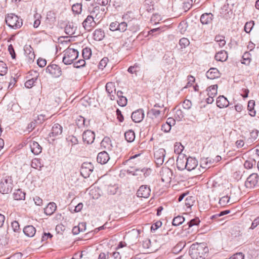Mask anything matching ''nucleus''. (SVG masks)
<instances>
[{
    "mask_svg": "<svg viewBox=\"0 0 259 259\" xmlns=\"http://www.w3.org/2000/svg\"><path fill=\"white\" fill-rule=\"evenodd\" d=\"M208 248L204 243H195L191 245L189 250L192 259H205L208 255Z\"/></svg>",
    "mask_w": 259,
    "mask_h": 259,
    "instance_id": "obj_1",
    "label": "nucleus"
},
{
    "mask_svg": "<svg viewBox=\"0 0 259 259\" xmlns=\"http://www.w3.org/2000/svg\"><path fill=\"white\" fill-rule=\"evenodd\" d=\"M5 21L9 27L14 29L20 28L23 24L22 19L12 13L6 16Z\"/></svg>",
    "mask_w": 259,
    "mask_h": 259,
    "instance_id": "obj_2",
    "label": "nucleus"
},
{
    "mask_svg": "<svg viewBox=\"0 0 259 259\" xmlns=\"http://www.w3.org/2000/svg\"><path fill=\"white\" fill-rule=\"evenodd\" d=\"M64 56L62 61L65 65H70L77 59L78 56V52L77 50L69 47L64 51Z\"/></svg>",
    "mask_w": 259,
    "mask_h": 259,
    "instance_id": "obj_3",
    "label": "nucleus"
},
{
    "mask_svg": "<svg viewBox=\"0 0 259 259\" xmlns=\"http://www.w3.org/2000/svg\"><path fill=\"white\" fill-rule=\"evenodd\" d=\"M100 7L98 6L93 8V10L91 12V15H88L87 17L83 21L82 24L84 29L87 31H90L92 28L96 25V23L94 20V15L96 11H99Z\"/></svg>",
    "mask_w": 259,
    "mask_h": 259,
    "instance_id": "obj_4",
    "label": "nucleus"
},
{
    "mask_svg": "<svg viewBox=\"0 0 259 259\" xmlns=\"http://www.w3.org/2000/svg\"><path fill=\"white\" fill-rule=\"evenodd\" d=\"M13 182L11 177H3L0 182V192L3 194H8L11 192L13 187Z\"/></svg>",
    "mask_w": 259,
    "mask_h": 259,
    "instance_id": "obj_5",
    "label": "nucleus"
},
{
    "mask_svg": "<svg viewBox=\"0 0 259 259\" xmlns=\"http://www.w3.org/2000/svg\"><path fill=\"white\" fill-rule=\"evenodd\" d=\"M128 26V24L125 22L115 21L110 23L109 29L112 31H119L120 32H123L127 30Z\"/></svg>",
    "mask_w": 259,
    "mask_h": 259,
    "instance_id": "obj_6",
    "label": "nucleus"
},
{
    "mask_svg": "<svg viewBox=\"0 0 259 259\" xmlns=\"http://www.w3.org/2000/svg\"><path fill=\"white\" fill-rule=\"evenodd\" d=\"M258 181V176L256 173H252L250 175L245 182V186L247 188H253L257 184Z\"/></svg>",
    "mask_w": 259,
    "mask_h": 259,
    "instance_id": "obj_7",
    "label": "nucleus"
},
{
    "mask_svg": "<svg viewBox=\"0 0 259 259\" xmlns=\"http://www.w3.org/2000/svg\"><path fill=\"white\" fill-rule=\"evenodd\" d=\"M46 72L50 73L54 77H59L62 75L61 68L56 64H50L46 68Z\"/></svg>",
    "mask_w": 259,
    "mask_h": 259,
    "instance_id": "obj_8",
    "label": "nucleus"
},
{
    "mask_svg": "<svg viewBox=\"0 0 259 259\" xmlns=\"http://www.w3.org/2000/svg\"><path fill=\"white\" fill-rule=\"evenodd\" d=\"M166 151L163 148H160L154 152V158L156 164L158 166L161 165L164 162Z\"/></svg>",
    "mask_w": 259,
    "mask_h": 259,
    "instance_id": "obj_9",
    "label": "nucleus"
},
{
    "mask_svg": "<svg viewBox=\"0 0 259 259\" xmlns=\"http://www.w3.org/2000/svg\"><path fill=\"white\" fill-rule=\"evenodd\" d=\"M214 19L213 15L211 13H205L202 14L200 21L202 25H210L212 24Z\"/></svg>",
    "mask_w": 259,
    "mask_h": 259,
    "instance_id": "obj_10",
    "label": "nucleus"
},
{
    "mask_svg": "<svg viewBox=\"0 0 259 259\" xmlns=\"http://www.w3.org/2000/svg\"><path fill=\"white\" fill-rule=\"evenodd\" d=\"M95 138L94 132L91 130H87L83 133L82 140L84 143L88 144H92Z\"/></svg>",
    "mask_w": 259,
    "mask_h": 259,
    "instance_id": "obj_11",
    "label": "nucleus"
},
{
    "mask_svg": "<svg viewBox=\"0 0 259 259\" xmlns=\"http://www.w3.org/2000/svg\"><path fill=\"white\" fill-rule=\"evenodd\" d=\"M151 190L149 187L146 185L141 186L137 192V195L139 197L148 198L150 194Z\"/></svg>",
    "mask_w": 259,
    "mask_h": 259,
    "instance_id": "obj_12",
    "label": "nucleus"
},
{
    "mask_svg": "<svg viewBox=\"0 0 259 259\" xmlns=\"http://www.w3.org/2000/svg\"><path fill=\"white\" fill-rule=\"evenodd\" d=\"M144 117V111L142 109H139L133 112L131 115V118L133 121L136 123L140 122L143 120Z\"/></svg>",
    "mask_w": 259,
    "mask_h": 259,
    "instance_id": "obj_13",
    "label": "nucleus"
},
{
    "mask_svg": "<svg viewBox=\"0 0 259 259\" xmlns=\"http://www.w3.org/2000/svg\"><path fill=\"white\" fill-rule=\"evenodd\" d=\"M9 228L6 230H0V244L2 245H7L9 243L10 240V235L8 232Z\"/></svg>",
    "mask_w": 259,
    "mask_h": 259,
    "instance_id": "obj_14",
    "label": "nucleus"
},
{
    "mask_svg": "<svg viewBox=\"0 0 259 259\" xmlns=\"http://www.w3.org/2000/svg\"><path fill=\"white\" fill-rule=\"evenodd\" d=\"M187 157L184 155H179L176 164L177 168L180 170H183L186 169Z\"/></svg>",
    "mask_w": 259,
    "mask_h": 259,
    "instance_id": "obj_15",
    "label": "nucleus"
},
{
    "mask_svg": "<svg viewBox=\"0 0 259 259\" xmlns=\"http://www.w3.org/2000/svg\"><path fill=\"white\" fill-rule=\"evenodd\" d=\"M62 133V127L58 123H55L53 125L52 128V132L50 134V136L59 138Z\"/></svg>",
    "mask_w": 259,
    "mask_h": 259,
    "instance_id": "obj_16",
    "label": "nucleus"
},
{
    "mask_svg": "<svg viewBox=\"0 0 259 259\" xmlns=\"http://www.w3.org/2000/svg\"><path fill=\"white\" fill-rule=\"evenodd\" d=\"M109 154L106 151H102L98 153L97 157V161L101 164L106 163L109 160Z\"/></svg>",
    "mask_w": 259,
    "mask_h": 259,
    "instance_id": "obj_17",
    "label": "nucleus"
},
{
    "mask_svg": "<svg viewBox=\"0 0 259 259\" xmlns=\"http://www.w3.org/2000/svg\"><path fill=\"white\" fill-rule=\"evenodd\" d=\"M198 165V161L195 158L189 157L187 158L186 169L188 171L194 169Z\"/></svg>",
    "mask_w": 259,
    "mask_h": 259,
    "instance_id": "obj_18",
    "label": "nucleus"
},
{
    "mask_svg": "<svg viewBox=\"0 0 259 259\" xmlns=\"http://www.w3.org/2000/svg\"><path fill=\"white\" fill-rule=\"evenodd\" d=\"M206 77L210 79H213L220 77V73L216 68H211L206 73Z\"/></svg>",
    "mask_w": 259,
    "mask_h": 259,
    "instance_id": "obj_19",
    "label": "nucleus"
},
{
    "mask_svg": "<svg viewBox=\"0 0 259 259\" xmlns=\"http://www.w3.org/2000/svg\"><path fill=\"white\" fill-rule=\"evenodd\" d=\"M29 146L31 152L34 155H38L41 152L42 148L37 142L35 141L30 142Z\"/></svg>",
    "mask_w": 259,
    "mask_h": 259,
    "instance_id": "obj_20",
    "label": "nucleus"
},
{
    "mask_svg": "<svg viewBox=\"0 0 259 259\" xmlns=\"http://www.w3.org/2000/svg\"><path fill=\"white\" fill-rule=\"evenodd\" d=\"M229 104V101L224 96H220L217 99V105L220 108L227 107Z\"/></svg>",
    "mask_w": 259,
    "mask_h": 259,
    "instance_id": "obj_21",
    "label": "nucleus"
},
{
    "mask_svg": "<svg viewBox=\"0 0 259 259\" xmlns=\"http://www.w3.org/2000/svg\"><path fill=\"white\" fill-rule=\"evenodd\" d=\"M23 231L26 236L32 237L34 236L36 231L32 225H28L23 228Z\"/></svg>",
    "mask_w": 259,
    "mask_h": 259,
    "instance_id": "obj_22",
    "label": "nucleus"
},
{
    "mask_svg": "<svg viewBox=\"0 0 259 259\" xmlns=\"http://www.w3.org/2000/svg\"><path fill=\"white\" fill-rule=\"evenodd\" d=\"M57 205L55 203L50 202L44 209L45 213L48 215H52L56 210Z\"/></svg>",
    "mask_w": 259,
    "mask_h": 259,
    "instance_id": "obj_23",
    "label": "nucleus"
},
{
    "mask_svg": "<svg viewBox=\"0 0 259 259\" xmlns=\"http://www.w3.org/2000/svg\"><path fill=\"white\" fill-rule=\"evenodd\" d=\"M101 146L108 150H111L113 148V146L111 144V141L110 139L107 137H105L103 139L101 142Z\"/></svg>",
    "mask_w": 259,
    "mask_h": 259,
    "instance_id": "obj_24",
    "label": "nucleus"
},
{
    "mask_svg": "<svg viewBox=\"0 0 259 259\" xmlns=\"http://www.w3.org/2000/svg\"><path fill=\"white\" fill-rule=\"evenodd\" d=\"M105 36V33L101 29H98L93 33V38L95 40L100 41L102 40Z\"/></svg>",
    "mask_w": 259,
    "mask_h": 259,
    "instance_id": "obj_25",
    "label": "nucleus"
},
{
    "mask_svg": "<svg viewBox=\"0 0 259 259\" xmlns=\"http://www.w3.org/2000/svg\"><path fill=\"white\" fill-rule=\"evenodd\" d=\"M215 59L217 61L224 62L228 58V54L225 51H221L215 55Z\"/></svg>",
    "mask_w": 259,
    "mask_h": 259,
    "instance_id": "obj_26",
    "label": "nucleus"
},
{
    "mask_svg": "<svg viewBox=\"0 0 259 259\" xmlns=\"http://www.w3.org/2000/svg\"><path fill=\"white\" fill-rule=\"evenodd\" d=\"M13 195L14 199L16 200H24L25 198V193L20 189L16 190Z\"/></svg>",
    "mask_w": 259,
    "mask_h": 259,
    "instance_id": "obj_27",
    "label": "nucleus"
},
{
    "mask_svg": "<svg viewBox=\"0 0 259 259\" xmlns=\"http://www.w3.org/2000/svg\"><path fill=\"white\" fill-rule=\"evenodd\" d=\"M124 137L127 142H132L135 139V132L132 130H129L124 133Z\"/></svg>",
    "mask_w": 259,
    "mask_h": 259,
    "instance_id": "obj_28",
    "label": "nucleus"
},
{
    "mask_svg": "<svg viewBox=\"0 0 259 259\" xmlns=\"http://www.w3.org/2000/svg\"><path fill=\"white\" fill-rule=\"evenodd\" d=\"M81 170V174L85 172H88V175H89L90 172H92V171L93 170V167L91 163H83L82 164Z\"/></svg>",
    "mask_w": 259,
    "mask_h": 259,
    "instance_id": "obj_29",
    "label": "nucleus"
},
{
    "mask_svg": "<svg viewBox=\"0 0 259 259\" xmlns=\"http://www.w3.org/2000/svg\"><path fill=\"white\" fill-rule=\"evenodd\" d=\"M76 124L78 128H82L84 126H87L88 123H87L85 119L82 116H79L76 120Z\"/></svg>",
    "mask_w": 259,
    "mask_h": 259,
    "instance_id": "obj_30",
    "label": "nucleus"
},
{
    "mask_svg": "<svg viewBox=\"0 0 259 259\" xmlns=\"http://www.w3.org/2000/svg\"><path fill=\"white\" fill-rule=\"evenodd\" d=\"M255 106V101L253 100H250L248 103L247 108L249 111V115L254 117L255 116L256 112L254 110V107Z\"/></svg>",
    "mask_w": 259,
    "mask_h": 259,
    "instance_id": "obj_31",
    "label": "nucleus"
},
{
    "mask_svg": "<svg viewBox=\"0 0 259 259\" xmlns=\"http://www.w3.org/2000/svg\"><path fill=\"white\" fill-rule=\"evenodd\" d=\"M140 65L138 63H135L133 66L128 67L127 71L131 74H135L137 75L138 72L140 70Z\"/></svg>",
    "mask_w": 259,
    "mask_h": 259,
    "instance_id": "obj_32",
    "label": "nucleus"
},
{
    "mask_svg": "<svg viewBox=\"0 0 259 259\" xmlns=\"http://www.w3.org/2000/svg\"><path fill=\"white\" fill-rule=\"evenodd\" d=\"M185 218L181 215L175 217L172 220V224L175 226H178L181 225L184 221Z\"/></svg>",
    "mask_w": 259,
    "mask_h": 259,
    "instance_id": "obj_33",
    "label": "nucleus"
},
{
    "mask_svg": "<svg viewBox=\"0 0 259 259\" xmlns=\"http://www.w3.org/2000/svg\"><path fill=\"white\" fill-rule=\"evenodd\" d=\"M106 91L108 94H111L113 91L115 92V86L114 82H107L105 86Z\"/></svg>",
    "mask_w": 259,
    "mask_h": 259,
    "instance_id": "obj_34",
    "label": "nucleus"
},
{
    "mask_svg": "<svg viewBox=\"0 0 259 259\" xmlns=\"http://www.w3.org/2000/svg\"><path fill=\"white\" fill-rule=\"evenodd\" d=\"M256 161L253 159H249L246 160L244 163V167L246 169H251L255 165Z\"/></svg>",
    "mask_w": 259,
    "mask_h": 259,
    "instance_id": "obj_35",
    "label": "nucleus"
},
{
    "mask_svg": "<svg viewBox=\"0 0 259 259\" xmlns=\"http://www.w3.org/2000/svg\"><path fill=\"white\" fill-rule=\"evenodd\" d=\"M31 166L34 168H41L43 165L41 163V159L38 158H34L31 161Z\"/></svg>",
    "mask_w": 259,
    "mask_h": 259,
    "instance_id": "obj_36",
    "label": "nucleus"
},
{
    "mask_svg": "<svg viewBox=\"0 0 259 259\" xmlns=\"http://www.w3.org/2000/svg\"><path fill=\"white\" fill-rule=\"evenodd\" d=\"M217 84H214L210 86L207 89V91L208 92V95H210L211 96L214 97L217 94Z\"/></svg>",
    "mask_w": 259,
    "mask_h": 259,
    "instance_id": "obj_37",
    "label": "nucleus"
},
{
    "mask_svg": "<svg viewBox=\"0 0 259 259\" xmlns=\"http://www.w3.org/2000/svg\"><path fill=\"white\" fill-rule=\"evenodd\" d=\"M188 27L187 23L185 21L181 22L178 26V29L181 34H184Z\"/></svg>",
    "mask_w": 259,
    "mask_h": 259,
    "instance_id": "obj_38",
    "label": "nucleus"
},
{
    "mask_svg": "<svg viewBox=\"0 0 259 259\" xmlns=\"http://www.w3.org/2000/svg\"><path fill=\"white\" fill-rule=\"evenodd\" d=\"M161 111L155 109H151L148 112V115L151 118H157L159 116Z\"/></svg>",
    "mask_w": 259,
    "mask_h": 259,
    "instance_id": "obj_39",
    "label": "nucleus"
},
{
    "mask_svg": "<svg viewBox=\"0 0 259 259\" xmlns=\"http://www.w3.org/2000/svg\"><path fill=\"white\" fill-rule=\"evenodd\" d=\"M82 57L84 59H89L92 55V51L91 49L85 48L82 51Z\"/></svg>",
    "mask_w": 259,
    "mask_h": 259,
    "instance_id": "obj_40",
    "label": "nucleus"
},
{
    "mask_svg": "<svg viewBox=\"0 0 259 259\" xmlns=\"http://www.w3.org/2000/svg\"><path fill=\"white\" fill-rule=\"evenodd\" d=\"M190 44L189 40L185 37L181 38L179 40V45L181 46V49H185Z\"/></svg>",
    "mask_w": 259,
    "mask_h": 259,
    "instance_id": "obj_41",
    "label": "nucleus"
},
{
    "mask_svg": "<svg viewBox=\"0 0 259 259\" xmlns=\"http://www.w3.org/2000/svg\"><path fill=\"white\" fill-rule=\"evenodd\" d=\"M72 10L73 13L79 14L82 10V5L80 3L75 4L72 6Z\"/></svg>",
    "mask_w": 259,
    "mask_h": 259,
    "instance_id": "obj_42",
    "label": "nucleus"
},
{
    "mask_svg": "<svg viewBox=\"0 0 259 259\" xmlns=\"http://www.w3.org/2000/svg\"><path fill=\"white\" fill-rule=\"evenodd\" d=\"M8 71V68L6 64L3 61H0V75L4 76Z\"/></svg>",
    "mask_w": 259,
    "mask_h": 259,
    "instance_id": "obj_43",
    "label": "nucleus"
},
{
    "mask_svg": "<svg viewBox=\"0 0 259 259\" xmlns=\"http://www.w3.org/2000/svg\"><path fill=\"white\" fill-rule=\"evenodd\" d=\"M75 28L73 26V25L70 24L67 25L65 28V31L66 34L68 35H72L74 33Z\"/></svg>",
    "mask_w": 259,
    "mask_h": 259,
    "instance_id": "obj_44",
    "label": "nucleus"
},
{
    "mask_svg": "<svg viewBox=\"0 0 259 259\" xmlns=\"http://www.w3.org/2000/svg\"><path fill=\"white\" fill-rule=\"evenodd\" d=\"M176 113L175 114V117L176 120L178 121H181L182 118L184 117V114L183 112L182 111V110L180 109H177V108H175Z\"/></svg>",
    "mask_w": 259,
    "mask_h": 259,
    "instance_id": "obj_45",
    "label": "nucleus"
},
{
    "mask_svg": "<svg viewBox=\"0 0 259 259\" xmlns=\"http://www.w3.org/2000/svg\"><path fill=\"white\" fill-rule=\"evenodd\" d=\"M139 171L144 172L145 169L143 168V169H142L141 170H140L139 169L136 168L135 169H133V167H131V168L130 169H127L126 170V172L127 174H132L133 176H138L139 175L138 172H139Z\"/></svg>",
    "mask_w": 259,
    "mask_h": 259,
    "instance_id": "obj_46",
    "label": "nucleus"
},
{
    "mask_svg": "<svg viewBox=\"0 0 259 259\" xmlns=\"http://www.w3.org/2000/svg\"><path fill=\"white\" fill-rule=\"evenodd\" d=\"M214 40L219 43V45L220 47H223L225 46L226 44V41L225 40V37L220 36V35H217L215 37Z\"/></svg>",
    "mask_w": 259,
    "mask_h": 259,
    "instance_id": "obj_47",
    "label": "nucleus"
},
{
    "mask_svg": "<svg viewBox=\"0 0 259 259\" xmlns=\"http://www.w3.org/2000/svg\"><path fill=\"white\" fill-rule=\"evenodd\" d=\"M37 80V77L32 78L31 79L28 80L25 83V87L28 89L31 88L34 85V83Z\"/></svg>",
    "mask_w": 259,
    "mask_h": 259,
    "instance_id": "obj_48",
    "label": "nucleus"
},
{
    "mask_svg": "<svg viewBox=\"0 0 259 259\" xmlns=\"http://www.w3.org/2000/svg\"><path fill=\"white\" fill-rule=\"evenodd\" d=\"M230 201V197L228 196H224L222 197L219 200V203L221 206H225Z\"/></svg>",
    "mask_w": 259,
    "mask_h": 259,
    "instance_id": "obj_49",
    "label": "nucleus"
},
{
    "mask_svg": "<svg viewBox=\"0 0 259 259\" xmlns=\"http://www.w3.org/2000/svg\"><path fill=\"white\" fill-rule=\"evenodd\" d=\"M254 25V22L253 21H250L249 22H247L245 23L244 26V30L246 33H249L251 30L253 26Z\"/></svg>",
    "mask_w": 259,
    "mask_h": 259,
    "instance_id": "obj_50",
    "label": "nucleus"
},
{
    "mask_svg": "<svg viewBox=\"0 0 259 259\" xmlns=\"http://www.w3.org/2000/svg\"><path fill=\"white\" fill-rule=\"evenodd\" d=\"M250 56V55L249 53L245 52L242 56L243 61L242 62V63L244 64H249L251 60Z\"/></svg>",
    "mask_w": 259,
    "mask_h": 259,
    "instance_id": "obj_51",
    "label": "nucleus"
},
{
    "mask_svg": "<svg viewBox=\"0 0 259 259\" xmlns=\"http://www.w3.org/2000/svg\"><path fill=\"white\" fill-rule=\"evenodd\" d=\"M11 227L14 232L16 233H19L20 231V225L19 223L14 221L11 223Z\"/></svg>",
    "mask_w": 259,
    "mask_h": 259,
    "instance_id": "obj_52",
    "label": "nucleus"
},
{
    "mask_svg": "<svg viewBox=\"0 0 259 259\" xmlns=\"http://www.w3.org/2000/svg\"><path fill=\"white\" fill-rule=\"evenodd\" d=\"M118 187L117 186H109L107 187V193L109 195H114L116 193Z\"/></svg>",
    "mask_w": 259,
    "mask_h": 259,
    "instance_id": "obj_53",
    "label": "nucleus"
},
{
    "mask_svg": "<svg viewBox=\"0 0 259 259\" xmlns=\"http://www.w3.org/2000/svg\"><path fill=\"white\" fill-rule=\"evenodd\" d=\"M199 219L197 217H196L188 222L187 225H188V228H190L193 226H197L199 224Z\"/></svg>",
    "mask_w": 259,
    "mask_h": 259,
    "instance_id": "obj_54",
    "label": "nucleus"
},
{
    "mask_svg": "<svg viewBox=\"0 0 259 259\" xmlns=\"http://www.w3.org/2000/svg\"><path fill=\"white\" fill-rule=\"evenodd\" d=\"M41 17L40 15L38 14H36L34 15V18L35 20L33 23V27L34 28H37L39 26L40 24V19L41 18Z\"/></svg>",
    "mask_w": 259,
    "mask_h": 259,
    "instance_id": "obj_55",
    "label": "nucleus"
},
{
    "mask_svg": "<svg viewBox=\"0 0 259 259\" xmlns=\"http://www.w3.org/2000/svg\"><path fill=\"white\" fill-rule=\"evenodd\" d=\"M117 103L119 106L124 107L127 104V99L124 96L121 97L117 100Z\"/></svg>",
    "mask_w": 259,
    "mask_h": 259,
    "instance_id": "obj_56",
    "label": "nucleus"
},
{
    "mask_svg": "<svg viewBox=\"0 0 259 259\" xmlns=\"http://www.w3.org/2000/svg\"><path fill=\"white\" fill-rule=\"evenodd\" d=\"M108 61V59L106 57L103 58L98 65L99 68L103 69L104 67L107 65V62Z\"/></svg>",
    "mask_w": 259,
    "mask_h": 259,
    "instance_id": "obj_57",
    "label": "nucleus"
},
{
    "mask_svg": "<svg viewBox=\"0 0 259 259\" xmlns=\"http://www.w3.org/2000/svg\"><path fill=\"white\" fill-rule=\"evenodd\" d=\"M192 197L188 196L185 200V204L187 207H190L193 205Z\"/></svg>",
    "mask_w": 259,
    "mask_h": 259,
    "instance_id": "obj_58",
    "label": "nucleus"
},
{
    "mask_svg": "<svg viewBox=\"0 0 259 259\" xmlns=\"http://www.w3.org/2000/svg\"><path fill=\"white\" fill-rule=\"evenodd\" d=\"M85 64V61L84 60H79L78 61L75 62L73 64L75 68H80L81 67L84 66Z\"/></svg>",
    "mask_w": 259,
    "mask_h": 259,
    "instance_id": "obj_59",
    "label": "nucleus"
},
{
    "mask_svg": "<svg viewBox=\"0 0 259 259\" xmlns=\"http://www.w3.org/2000/svg\"><path fill=\"white\" fill-rule=\"evenodd\" d=\"M191 102L189 100H185L183 103V107L185 109H190L191 107Z\"/></svg>",
    "mask_w": 259,
    "mask_h": 259,
    "instance_id": "obj_60",
    "label": "nucleus"
},
{
    "mask_svg": "<svg viewBox=\"0 0 259 259\" xmlns=\"http://www.w3.org/2000/svg\"><path fill=\"white\" fill-rule=\"evenodd\" d=\"M36 120L35 119H34L33 121H31L30 123L28 124L27 126V130L29 132L32 131L36 125Z\"/></svg>",
    "mask_w": 259,
    "mask_h": 259,
    "instance_id": "obj_61",
    "label": "nucleus"
},
{
    "mask_svg": "<svg viewBox=\"0 0 259 259\" xmlns=\"http://www.w3.org/2000/svg\"><path fill=\"white\" fill-rule=\"evenodd\" d=\"M244 254L241 252H238L234 254L228 259H244Z\"/></svg>",
    "mask_w": 259,
    "mask_h": 259,
    "instance_id": "obj_62",
    "label": "nucleus"
},
{
    "mask_svg": "<svg viewBox=\"0 0 259 259\" xmlns=\"http://www.w3.org/2000/svg\"><path fill=\"white\" fill-rule=\"evenodd\" d=\"M8 51H9L10 54H11L12 58L13 59H15L16 55V54H15V52L14 51V49L12 45L11 44L8 46Z\"/></svg>",
    "mask_w": 259,
    "mask_h": 259,
    "instance_id": "obj_63",
    "label": "nucleus"
},
{
    "mask_svg": "<svg viewBox=\"0 0 259 259\" xmlns=\"http://www.w3.org/2000/svg\"><path fill=\"white\" fill-rule=\"evenodd\" d=\"M160 20V16L158 14H153L151 18V21L152 22H154L155 24H156L157 22Z\"/></svg>",
    "mask_w": 259,
    "mask_h": 259,
    "instance_id": "obj_64",
    "label": "nucleus"
}]
</instances>
